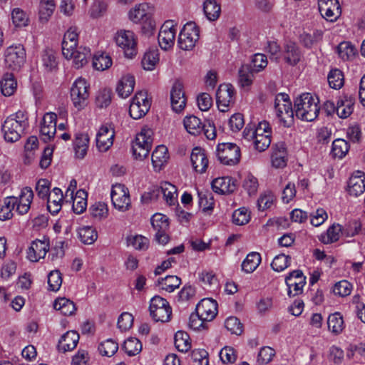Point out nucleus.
I'll return each instance as SVG.
<instances>
[{"label":"nucleus","mask_w":365,"mask_h":365,"mask_svg":"<svg viewBox=\"0 0 365 365\" xmlns=\"http://www.w3.org/2000/svg\"><path fill=\"white\" fill-rule=\"evenodd\" d=\"M319 100L309 93H302L294 101V113L302 120L311 122L315 120L319 113Z\"/></svg>","instance_id":"f257e3e1"},{"label":"nucleus","mask_w":365,"mask_h":365,"mask_svg":"<svg viewBox=\"0 0 365 365\" xmlns=\"http://www.w3.org/2000/svg\"><path fill=\"white\" fill-rule=\"evenodd\" d=\"M153 132L150 129H142L133 143V154L135 159L142 160L149 155L152 148Z\"/></svg>","instance_id":"f03ea898"},{"label":"nucleus","mask_w":365,"mask_h":365,"mask_svg":"<svg viewBox=\"0 0 365 365\" xmlns=\"http://www.w3.org/2000/svg\"><path fill=\"white\" fill-rule=\"evenodd\" d=\"M149 311L155 322H167L170 320L172 308L168 302L160 296L151 299Z\"/></svg>","instance_id":"7ed1b4c3"},{"label":"nucleus","mask_w":365,"mask_h":365,"mask_svg":"<svg viewBox=\"0 0 365 365\" xmlns=\"http://www.w3.org/2000/svg\"><path fill=\"white\" fill-rule=\"evenodd\" d=\"M217 156L221 163L227 165H235L240 162V148L232 143H219L217 147Z\"/></svg>","instance_id":"20e7f679"},{"label":"nucleus","mask_w":365,"mask_h":365,"mask_svg":"<svg viewBox=\"0 0 365 365\" xmlns=\"http://www.w3.org/2000/svg\"><path fill=\"white\" fill-rule=\"evenodd\" d=\"M89 85L85 79H76L71 88V98L73 104L78 110L84 108L88 104L89 97Z\"/></svg>","instance_id":"39448f33"},{"label":"nucleus","mask_w":365,"mask_h":365,"mask_svg":"<svg viewBox=\"0 0 365 365\" xmlns=\"http://www.w3.org/2000/svg\"><path fill=\"white\" fill-rule=\"evenodd\" d=\"M199 29L194 22L187 23L179 34V47L185 51L191 50L199 39Z\"/></svg>","instance_id":"423d86ee"},{"label":"nucleus","mask_w":365,"mask_h":365,"mask_svg":"<svg viewBox=\"0 0 365 365\" xmlns=\"http://www.w3.org/2000/svg\"><path fill=\"white\" fill-rule=\"evenodd\" d=\"M115 41L120 47L128 58H133L137 53L135 36L131 31L120 30L115 36Z\"/></svg>","instance_id":"0eeeda50"},{"label":"nucleus","mask_w":365,"mask_h":365,"mask_svg":"<svg viewBox=\"0 0 365 365\" xmlns=\"http://www.w3.org/2000/svg\"><path fill=\"white\" fill-rule=\"evenodd\" d=\"M25 59L26 51L21 44L11 46L5 51V64L13 71H19L24 65Z\"/></svg>","instance_id":"6e6552de"},{"label":"nucleus","mask_w":365,"mask_h":365,"mask_svg":"<svg viewBox=\"0 0 365 365\" xmlns=\"http://www.w3.org/2000/svg\"><path fill=\"white\" fill-rule=\"evenodd\" d=\"M150 108V103L148 100L147 93L145 91H139L132 98L129 107V114L135 120H138L145 115Z\"/></svg>","instance_id":"1a4fd4ad"},{"label":"nucleus","mask_w":365,"mask_h":365,"mask_svg":"<svg viewBox=\"0 0 365 365\" xmlns=\"http://www.w3.org/2000/svg\"><path fill=\"white\" fill-rule=\"evenodd\" d=\"M113 206L120 210H128L130 206V199L128 189L122 184L113 186L110 193Z\"/></svg>","instance_id":"9d476101"},{"label":"nucleus","mask_w":365,"mask_h":365,"mask_svg":"<svg viewBox=\"0 0 365 365\" xmlns=\"http://www.w3.org/2000/svg\"><path fill=\"white\" fill-rule=\"evenodd\" d=\"M235 89L231 84H221L216 92V101L221 112H227L235 101Z\"/></svg>","instance_id":"9b49d317"},{"label":"nucleus","mask_w":365,"mask_h":365,"mask_svg":"<svg viewBox=\"0 0 365 365\" xmlns=\"http://www.w3.org/2000/svg\"><path fill=\"white\" fill-rule=\"evenodd\" d=\"M25 128L18 121L14 120L13 116H9L5 120L1 130L4 133L5 140L9 143H14L20 139Z\"/></svg>","instance_id":"f8f14e48"},{"label":"nucleus","mask_w":365,"mask_h":365,"mask_svg":"<svg viewBox=\"0 0 365 365\" xmlns=\"http://www.w3.org/2000/svg\"><path fill=\"white\" fill-rule=\"evenodd\" d=\"M318 7L321 15L331 22L336 21L341 13L338 0H318Z\"/></svg>","instance_id":"ddd939ff"},{"label":"nucleus","mask_w":365,"mask_h":365,"mask_svg":"<svg viewBox=\"0 0 365 365\" xmlns=\"http://www.w3.org/2000/svg\"><path fill=\"white\" fill-rule=\"evenodd\" d=\"M170 101L173 110L176 113L181 112L185 107L186 98L183 91V85L176 81L170 91Z\"/></svg>","instance_id":"4468645a"},{"label":"nucleus","mask_w":365,"mask_h":365,"mask_svg":"<svg viewBox=\"0 0 365 365\" xmlns=\"http://www.w3.org/2000/svg\"><path fill=\"white\" fill-rule=\"evenodd\" d=\"M195 311L205 321H212L217 314V303L210 298L202 299L196 306Z\"/></svg>","instance_id":"2eb2a0df"},{"label":"nucleus","mask_w":365,"mask_h":365,"mask_svg":"<svg viewBox=\"0 0 365 365\" xmlns=\"http://www.w3.org/2000/svg\"><path fill=\"white\" fill-rule=\"evenodd\" d=\"M170 24V22H165L161 26L158 36L159 45L165 51L173 47L175 42V29Z\"/></svg>","instance_id":"dca6fc26"},{"label":"nucleus","mask_w":365,"mask_h":365,"mask_svg":"<svg viewBox=\"0 0 365 365\" xmlns=\"http://www.w3.org/2000/svg\"><path fill=\"white\" fill-rule=\"evenodd\" d=\"M237 187V181L231 177L215 178L212 182V190L218 194L226 195L233 193Z\"/></svg>","instance_id":"f3484780"},{"label":"nucleus","mask_w":365,"mask_h":365,"mask_svg":"<svg viewBox=\"0 0 365 365\" xmlns=\"http://www.w3.org/2000/svg\"><path fill=\"white\" fill-rule=\"evenodd\" d=\"M190 160L195 172L200 174L206 172L209 161L205 150L200 147L194 148L190 155Z\"/></svg>","instance_id":"a211bd4d"},{"label":"nucleus","mask_w":365,"mask_h":365,"mask_svg":"<svg viewBox=\"0 0 365 365\" xmlns=\"http://www.w3.org/2000/svg\"><path fill=\"white\" fill-rule=\"evenodd\" d=\"M114 131L102 125L96 135V146L100 151H107L113 145Z\"/></svg>","instance_id":"6ab92c4d"},{"label":"nucleus","mask_w":365,"mask_h":365,"mask_svg":"<svg viewBox=\"0 0 365 365\" xmlns=\"http://www.w3.org/2000/svg\"><path fill=\"white\" fill-rule=\"evenodd\" d=\"M34 198V192L31 187H25L21 191L19 197H17L16 212L19 215L26 214L30 207Z\"/></svg>","instance_id":"aec40b11"},{"label":"nucleus","mask_w":365,"mask_h":365,"mask_svg":"<svg viewBox=\"0 0 365 365\" xmlns=\"http://www.w3.org/2000/svg\"><path fill=\"white\" fill-rule=\"evenodd\" d=\"M48 249V244L46 242L39 240H34L28 250V258L31 262H37L40 259L44 258Z\"/></svg>","instance_id":"412c9836"},{"label":"nucleus","mask_w":365,"mask_h":365,"mask_svg":"<svg viewBox=\"0 0 365 365\" xmlns=\"http://www.w3.org/2000/svg\"><path fill=\"white\" fill-rule=\"evenodd\" d=\"M302 53L299 46L294 42H287L284 46L283 58L290 66L297 65L301 58Z\"/></svg>","instance_id":"4be33fe9"},{"label":"nucleus","mask_w":365,"mask_h":365,"mask_svg":"<svg viewBox=\"0 0 365 365\" xmlns=\"http://www.w3.org/2000/svg\"><path fill=\"white\" fill-rule=\"evenodd\" d=\"M349 192L351 195L358 196L365 190L364 173L357 171L356 175H352L348 182Z\"/></svg>","instance_id":"5701e85b"},{"label":"nucleus","mask_w":365,"mask_h":365,"mask_svg":"<svg viewBox=\"0 0 365 365\" xmlns=\"http://www.w3.org/2000/svg\"><path fill=\"white\" fill-rule=\"evenodd\" d=\"M154 192H156L155 198H158L160 194H163L166 202L169 205H175L177 201V188L170 182H165L160 187H155Z\"/></svg>","instance_id":"b1692460"},{"label":"nucleus","mask_w":365,"mask_h":365,"mask_svg":"<svg viewBox=\"0 0 365 365\" xmlns=\"http://www.w3.org/2000/svg\"><path fill=\"white\" fill-rule=\"evenodd\" d=\"M79 340V335L75 331H68L64 334L58 344V349L63 353L76 348Z\"/></svg>","instance_id":"393cba45"},{"label":"nucleus","mask_w":365,"mask_h":365,"mask_svg":"<svg viewBox=\"0 0 365 365\" xmlns=\"http://www.w3.org/2000/svg\"><path fill=\"white\" fill-rule=\"evenodd\" d=\"M354 98L352 96H344L336 103V114L341 118H346L354 110Z\"/></svg>","instance_id":"a878e982"},{"label":"nucleus","mask_w":365,"mask_h":365,"mask_svg":"<svg viewBox=\"0 0 365 365\" xmlns=\"http://www.w3.org/2000/svg\"><path fill=\"white\" fill-rule=\"evenodd\" d=\"M63 198L62 190L58 187H54L52 192L46 198L47 199V209L52 215H56L61 210Z\"/></svg>","instance_id":"bb28decb"},{"label":"nucleus","mask_w":365,"mask_h":365,"mask_svg":"<svg viewBox=\"0 0 365 365\" xmlns=\"http://www.w3.org/2000/svg\"><path fill=\"white\" fill-rule=\"evenodd\" d=\"M169 158L168 148L163 145H158L152 153V163L155 171H160Z\"/></svg>","instance_id":"cd10ccee"},{"label":"nucleus","mask_w":365,"mask_h":365,"mask_svg":"<svg viewBox=\"0 0 365 365\" xmlns=\"http://www.w3.org/2000/svg\"><path fill=\"white\" fill-rule=\"evenodd\" d=\"M134 86V76L131 75H126L119 81L116 88V91L119 96L125 98L133 91Z\"/></svg>","instance_id":"c85d7f7f"},{"label":"nucleus","mask_w":365,"mask_h":365,"mask_svg":"<svg viewBox=\"0 0 365 365\" xmlns=\"http://www.w3.org/2000/svg\"><path fill=\"white\" fill-rule=\"evenodd\" d=\"M89 138L87 134H76L73 141V148L78 158H83L87 153Z\"/></svg>","instance_id":"c756f323"},{"label":"nucleus","mask_w":365,"mask_h":365,"mask_svg":"<svg viewBox=\"0 0 365 365\" xmlns=\"http://www.w3.org/2000/svg\"><path fill=\"white\" fill-rule=\"evenodd\" d=\"M1 93L5 96H11L16 89L17 83L13 73H6L0 81Z\"/></svg>","instance_id":"7c9ffc66"},{"label":"nucleus","mask_w":365,"mask_h":365,"mask_svg":"<svg viewBox=\"0 0 365 365\" xmlns=\"http://www.w3.org/2000/svg\"><path fill=\"white\" fill-rule=\"evenodd\" d=\"M53 308L59 310L62 314L70 316L74 314L76 307L73 302L65 297L58 298L54 301Z\"/></svg>","instance_id":"2f4dec72"},{"label":"nucleus","mask_w":365,"mask_h":365,"mask_svg":"<svg viewBox=\"0 0 365 365\" xmlns=\"http://www.w3.org/2000/svg\"><path fill=\"white\" fill-rule=\"evenodd\" d=\"M183 123L186 130L191 135H198L202 132L203 124L201 120L195 115L185 117Z\"/></svg>","instance_id":"473e14b6"},{"label":"nucleus","mask_w":365,"mask_h":365,"mask_svg":"<svg viewBox=\"0 0 365 365\" xmlns=\"http://www.w3.org/2000/svg\"><path fill=\"white\" fill-rule=\"evenodd\" d=\"M203 11L210 21H215L220 15L221 7L216 0H205L203 4Z\"/></svg>","instance_id":"72a5a7b5"},{"label":"nucleus","mask_w":365,"mask_h":365,"mask_svg":"<svg viewBox=\"0 0 365 365\" xmlns=\"http://www.w3.org/2000/svg\"><path fill=\"white\" fill-rule=\"evenodd\" d=\"M340 233L342 235L341 226L339 224H334L329 227L326 233L321 235L319 240L324 244H331L339 239Z\"/></svg>","instance_id":"f704fd0d"},{"label":"nucleus","mask_w":365,"mask_h":365,"mask_svg":"<svg viewBox=\"0 0 365 365\" xmlns=\"http://www.w3.org/2000/svg\"><path fill=\"white\" fill-rule=\"evenodd\" d=\"M274 108L277 116H282V114L287 110L292 108L289 96L284 93L277 95L274 100Z\"/></svg>","instance_id":"c9c22d12"},{"label":"nucleus","mask_w":365,"mask_h":365,"mask_svg":"<svg viewBox=\"0 0 365 365\" xmlns=\"http://www.w3.org/2000/svg\"><path fill=\"white\" fill-rule=\"evenodd\" d=\"M261 262V256L258 252L248 254L242 262V269L247 273L253 272Z\"/></svg>","instance_id":"e433bc0d"},{"label":"nucleus","mask_w":365,"mask_h":365,"mask_svg":"<svg viewBox=\"0 0 365 365\" xmlns=\"http://www.w3.org/2000/svg\"><path fill=\"white\" fill-rule=\"evenodd\" d=\"M328 329L332 333L339 334L344 329V320L339 312H335L329 316L327 320Z\"/></svg>","instance_id":"4c0bfd02"},{"label":"nucleus","mask_w":365,"mask_h":365,"mask_svg":"<svg viewBox=\"0 0 365 365\" xmlns=\"http://www.w3.org/2000/svg\"><path fill=\"white\" fill-rule=\"evenodd\" d=\"M181 284V279L175 275H169L158 279V284L161 285L163 289L168 292H173L178 288Z\"/></svg>","instance_id":"58836bf2"},{"label":"nucleus","mask_w":365,"mask_h":365,"mask_svg":"<svg viewBox=\"0 0 365 365\" xmlns=\"http://www.w3.org/2000/svg\"><path fill=\"white\" fill-rule=\"evenodd\" d=\"M175 346L179 351L187 352L191 348L189 335L182 331H178L175 334Z\"/></svg>","instance_id":"ea45409f"},{"label":"nucleus","mask_w":365,"mask_h":365,"mask_svg":"<svg viewBox=\"0 0 365 365\" xmlns=\"http://www.w3.org/2000/svg\"><path fill=\"white\" fill-rule=\"evenodd\" d=\"M91 56L90 49L86 47H79L71 58L76 68H82L88 62V58Z\"/></svg>","instance_id":"a19ab883"},{"label":"nucleus","mask_w":365,"mask_h":365,"mask_svg":"<svg viewBox=\"0 0 365 365\" xmlns=\"http://www.w3.org/2000/svg\"><path fill=\"white\" fill-rule=\"evenodd\" d=\"M122 348L128 356H135L141 351L142 344L137 338L130 337L124 341Z\"/></svg>","instance_id":"79ce46f5"},{"label":"nucleus","mask_w":365,"mask_h":365,"mask_svg":"<svg viewBox=\"0 0 365 365\" xmlns=\"http://www.w3.org/2000/svg\"><path fill=\"white\" fill-rule=\"evenodd\" d=\"M56 52L51 48L44 50L42 55L43 66L47 71H52L57 68L58 61L56 60Z\"/></svg>","instance_id":"37998d69"},{"label":"nucleus","mask_w":365,"mask_h":365,"mask_svg":"<svg viewBox=\"0 0 365 365\" xmlns=\"http://www.w3.org/2000/svg\"><path fill=\"white\" fill-rule=\"evenodd\" d=\"M87 192L84 190H78L73 198L72 209L76 214L83 213L86 208L87 205Z\"/></svg>","instance_id":"c03bdc74"},{"label":"nucleus","mask_w":365,"mask_h":365,"mask_svg":"<svg viewBox=\"0 0 365 365\" xmlns=\"http://www.w3.org/2000/svg\"><path fill=\"white\" fill-rule=\"evenodd\" d=\"M349 150V145L344 139H336L332 143L331 154L334 158H342Z\"/></svg>","instance_id":"a18cd8bd"},{"label":"nucleus","mask_w":365,"mask_h":365,"mask_svg":"<svg viewBox=\"0 0 365 365\" xmlns=\"http://www.w3.org/2000/svg\"><path fill=\"white\" fill-rule=\"evenodd\" d=\"M78 236L81 241L86 245L93 244L98 238L96 230L89 226L80 228L78 230Z\"/></svg>","instance_id":"49530a36"},{"label":"nucleus","mask_w":365,"mask_h":365,"mask_svg":"<svg viewBox=\"0 0 365 365\" xmlns=\"http://www.w3.org/2000/svg\"><path fill=\"white\" fill-rule=\"evenodd\" d=\"M146 4H140L129 11V18L134 23H140L150 13L146 11Z\"/></svg>","instance_id":"de8ad7c7"},{"label":"nucleus","mask_w":365,"mask_h":365,"mask_svg":"<svg viewBox=\"0 0 365 365\" xmlns=\"http://www.w3.org/2000/svg\"><path fill=\"white\" fill-rule=\"evenodd\" d=\"M159 61L158 51H149L144 54L141 63L145 70L152 71Z\"/></svg>","instance_id":"09e8293b"},{"label":"nucleus","mask_w":365,"mask_h":365,"mask_svg":"<svg viewBox=\"0 0 365 365\" xmlns=\"http://www.w3.org/2000/svg\"><path fill=\"white\" fill-rule=\"evenodd\" d=\"M356 48L351 43L347 41L341 42L337 46V52L339 57L344 61L350 60L356 53Z\"/></svg>","instance_id":"8fccbe9b"},{"label":"nucleus","mask_w":365,"mask_h":365,"mask_svg":"<svg viewBox=\"0 0 365 365\" xmlns=\"http://www.w3.org/2000/svg\"><path fill=\"white\" fill-rule=\"evenodd\" d=\"M98 349L101 355L112 356L117 352L118 349V344L113 339H109L101 342Z\"/></svg>","instance_id":"3c124183"},{"label":"nucleus","mask_w":365,"mask_h":365,"mask_svg":"<svg viewBox=\"0 0 365 365\" xmlns=\"http://www.w3.org/2000/svg\"><path fill=\"white\" fill-rule=\"evenodd\" d=\"M327 80L331 88L339 89L344 85L343 73L339 69H332L327 76Z\"/></svg>","instance_id":"603ef678"},{"label":"nucleus","mask_w":365,"mask_h":365,"mask_svg":"<svg viewBox=\"0 0 365 365\" xmlns=\"http://www.w3.org/2000/svg\"><path fill=\"white\" fill-rule=\"evenodd\" d=\"M253 71L250 65H242L239 70V81L242 86H250L252 82Z\"/></svg>","instance_id":"864d4df0"},{"label":"nucleus","mask_w":365,"mask_h":365,"mask_svg":"<svg viewBox=\"0 0 365 365\" xmlns=\"http://www.w3.org/2000/svg\"><path fill=\"white\" fill-rule=\"evenodd\" d=\"M89 210L91 216L98 220L106 218L108 215L107 205L103 202H96L90 207Z\"/></svg>","instance_id":"5fc2aeb1"},{"label":"nucleus","mask_w":365,"mask_h":365,"mask_svg":"<svg viewBox=\"0 0 365 365\" xmlns=\"http://www.w3.org/2000/svg\"><path fill=\"white\" fill-rule=\"evenodd\" d=\"M151 224L155 230H161V232L167 231L169 228L168 218L160 213H156L153 215Z\"/></svg>","instance_id":"6e6d98bb"},{"label":"nucleus","mask_w":365,"mask_h":365,"mask_svg":"<svg viewBox=\"0 0 365 365\" xmlns=\"http://www.w3.org/2000/svg\"><path fill=\"white\" fill-rule=\"evenodd\" d=\"M112 65V59L108 55L101 54L95 56L93 58V66L98 71H104Z\"/></svg>","instance_id":"4d7b16f0"},{"label":"nucleus","mask_w":365,"mask_h":365,"mask_svg":"<svg viewBox=\"0 0 365 365\" xmlns=\"http://www.w3.org/2000/svg\"><path fill=\"white\" fill-rule=\"evenodd\" d=\"M225 327L232 334L241 335L243 332V325L235 317H228L225 320Z\"/></svg>","instance_id":"13d9d810"},{"label":"nucleus","mask_w":365,"mask_h":365,"mask_svg":"<svg viewBox=\"0 0 365 365\" xmlns=\"http://www.w3.org/2000/svg\"><path fill=\"white\" fill-rule=\"evenodd\" d=\"M127 242L128 245H132L138 250H146L149 247V240L142 235L129 236Z\"/></svg>","instance_id":"bf43d9fd"},{"label":"nucleus","mask_w":365,"mask_h":365,"mask_svg":"<svg viewBox=\"0 0 365 365\" xmlns=\"http://www.w3.org/2000/svg\"><path fill=\"white\" fill-rule=\"evenodd\" d=\"M112 91L110 89L104 88L100 91L96 97V105L100 108L108 107L111 103Z\"/></svg>","instance_id":"052dcab7"},{"label":"nucleus","mask_w":365,"mask_h":365,"mask_svg":"<svg viewBox=\"0 0 365 365\" xmlns=\"http://www.w3.org/2000/svg\"><path fill=\"white\" fill-rule=\"evenodd\" d=\"M55 8L53 0H41L40 4L39 18L45 21L51 16Z\"/></svg>","instance_id":"680f3d73"},{"label":"nucleus","mask_w":365,"mask_h":365,"mask_svg":"<svg viewBox=\"0 0 365 365\" xmlns=\"http://www.w3.org/2000/svg\"><path fill=\"white\" fill-rule=\"evenodd\" d=\"M48 284L49 290L58 291L62 284L61 274L58 270H53L48 275Z\"/></svg>","instance_id":"e2e57ef3"},{"label":"nucleus","mask_w":365,"mask_h":365,"mask_svg":"<svg viewBox=\"0 0 365 365\" xmlns=\"http://www.w3.org/2000/svg\"><path fill=\"white\" fill-rule=\"evenodd\" d=\"M11 19L16 26H25L28 24L29 18L26 14L19 8H16L12 11Z\"/></svg>","instance_id":"0e129e2a"},{"label":"nucleus","mask_w":365,"mask_h":365,"mask_svg":"<svg viewBox=\"0 0 365 365\" xmlns=\"http://www.w3.org/2000/svg\"><path fill=\"white\" fill-rule=\"evenodd\" d=\"M290 259L291 257L289 255L284 254L279 255L274 258L271 266L276 272L283 271L289 266Z\"/></svg>","instance_id":"69168bd1"},{"label":"nucleus","mask_w":365,"mask_h":365,"mask_svg":"<svg viewBox=\"0 0 365 365\" xmlns=\"http://www.w3.org/2000/svg\"><path fill=\"white\" fill-rule=\"evenodd\" d=\"M275 355V351L269 346L262 347L257 356V363L260 365H264L270 362Z\"/></svg>","instance_id":"338daca9"},{"label":"nucleus","mask_w":365,"mask_h":365,"mask_svg":"<svg viewBox=\"0 0 365 365\" xmlns=\"http://www.w3.org/2000/svg\"><path fill=\"white\" fill-rule=\"evenodd\" d=\"M352 285L346 280H342L336 283L334 286L333 292L339 297H346L350 294Z\"/></svg>","instance_id":"774afa93"}]
</instances>
